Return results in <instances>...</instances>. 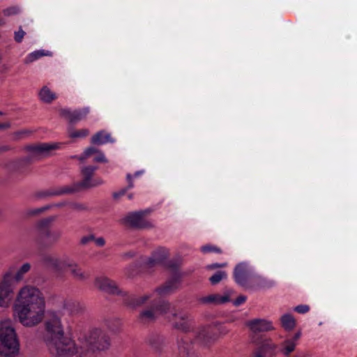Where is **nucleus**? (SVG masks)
Returning a JSON list of instances; mask_svg holds the SVG:
<instances>
[{"label":"nucleus","instance_id":"f257e3e1","mask_svg":"<svg viewBox=\"0 0 357 357\" xmlns=\"http://www.w3.org/2000/svg\"><path fill=\"white\" fill-rule=\"evenodd\" d=\"M45 307L42 291L32 285H25L17 294L13 305L14 319L25 327H34L43 320Z\"/></svg>","mask_w":357,"mask_h":357},{"label":"nucleus","instance_id":"f03ea898","mask_svg":"<svg viewBox=\"0 0 357 357\" xmlns=\"http://www.w3.org/2000/svg\"><path fill=\"white\" fill-rule=\"evenodd\" d=\"M179 283V278H174L149 294L140 297L129 295L125 300V303L130 307H137L146 303L151 304L150 309L141 312L139 318L142 321L154 320L160 314L167 316L171 309V305L167 301H162L161 298L174 292L178 287Z\"/></svg>","mask_w":357,"mask_h":357},{"label":"nucleus","instance_id":"7ed1b4c3","mask_svg":"<svg viewBox=\"0 0 357 357\" xmlns=\"http://www.w3.org/2000/svg\"><path fill=\"white\" fill-rule=\"evenodd\" d=\"M45 342L50 352L56 357H73L79 351L76 342L65 336L61 317L56 312H50L45 323Z\"/></svg>","mask_w":357,"mask_h":357},{"label":"nucleus","instance_id":"20e7f679","mask_svg":"<svg viewBox=\"0 0 357 357\" xmlns=\"http://www.w3.org/2000/svg\"><path fill=\"white\" fill-rule=\"evenodd\" d=\"M76 344L79 351L73 357H92L91 353L107 350L110 347V340L103 331L95 328L88 335L79 337Z\"/></svg>","mask_w":357,"mask_h":357},{"label":"nucleus","instance_id":"39448f33","mask_svg":"<svg viewBox=\"0 0 357 357\" xmlns=\"http://www.w3.org/2000/svg\"><path fill=\"white\" fill-rule=\"evenodd\" d=\"M20 352V342L13 326L9 319L0 321V355L15 357Z\"/></svg>","mask_w":357,"mask_h":357},{"label":"nucleus","instance_id":"423d86ee","mask_svg":"<svg viewBox=\"0 0 357 357\" xmlns=\"http://www.w3.org/2000/svg\"><path fill=\"white\" fill-rule=\"evenodd\" d=\"M43 261L55 273H61L65 269L68 268L71 276L77 280L84 281L89 278V275L80 268L78 264L68 256H63L60 259L46 256Z\"/></svg>","mask_w":357,"mask_h":357},{"label":"nucleus","instance_id":"0eeeda50","mask_svg":"<svg viewBox=\"0 0 357 357\" xmlns=\"http://www.w3.org/2000/svg\"><path fill=\"white\" fill-rule=\"evenodd\" d=\"M15 284L13 278V268L8 270L0 282V307H8L14 298Z\"/></svg>","mask_w":357,"mask_h":357},{"label":"nucleus","instance_id":"6e6552de","mask_svg":"<svg viewBox=\"0 0 357 357\" xmlns=\"http://www.w3.org/2000/svg\"><path fill=\"white\" fill-rule=\"evenodd\" d=\"M167 318L174 328L183 333L190 332L195 327L192 317L187 312L176 313L170 310L167 313Z\"/></svg>","mask_w":357,"mask_h":357},{"label":"nucleus","instance_id":"1a4fd4ad","mask_svg":"<svg viewBox=\"0 0 357 357\" xmlns=\"http://www.w3.org/2000/svg\"><path fill=\"white\" fill-rule=\"evenodd\" d=\"M53 218H46L38 222L37 225V233L39 240L46 245H52L59 241L61 232L59 230H52L49 225Z\"/></svg>","mask_w":357,"mask_h":357},{"label":"nucleus","instance_id":"9d476101","mask_svg":"<svg viewBox=\"0 0 357 357\" xmlns=\"http://www.w3.org/2000/svg\"><path fill=\"white\" fill-rule=\"evenodd\" d=\"M59 143H41L29 146L26 149L32 159L39 160L50 155L52 152L60 148Z\"/></svg>","mask_w":357,"mask_h":357},{"label":"nucleus","instance_id":"9b49d317","mask_svg":"<svg viewBox=\"0 0 357 357\" xmlns=\"http://www.w3.org/2000/svg\"><path fill=\"white\" fill-rule=\"evenodd\" d=\"M255 274L252 267L246 262L238 264L234 270V278L240 286L246 287L250 278H255Z\"/></svg>","mask_w":357,"mask_h":357},{"label":"nucleus","instance_id":"f8f14e48","mask_svg":"<svg viewBox=\"0 0 357 357\" xmlns=\"http://www.w3.org/2000/svg\"><path fill=\"white\" fill-rule=\"evenodd\" d=\"M95 286L99 289L112 294L122 295L125 298H128L129 295L119 289L115 282L110 280L109 278L101 276L98 277L95 280Z\"/></svg>","mask_w":357,"mask_h":357},{"label":"nucleus","instance_id":"ddd939ff","mask_svg":"<svg viewBox=\"0 0 357 357\" xmlns=\"http://www.w3.org/2000/svg\"><path fill=\"white\" fill-rule=\"evenodd\" d=\"M144 214L142 211L130 213L121 218L120 222L134 228H146L151 225L145 220Z\"/></svg>","mask_w":357,"mask_h":357},{"label":"nucleus","instance_id":"4468645a","mask_svg":"<svg viewBox=\"0 0 357 357\" xmlns=\"http://www.w3.org/2000/svg\"><path fill=\"white\" fill-rule=\"evenodd\" d=\"M168 250L165 248H158L155 250L151 256L144 263V268L151 269L161 265L168 256Z\"/></svg>","mask_w":357,"mask_h":357},{"label":"nucleus","instance_id":"2eb2a0df","mask_svg":"<svg viewBox=\"0 0 357 357\" xmlns=\"http://www.w3.org/2000/svg\"><path fill=\"white\" fill-rule=\"evenodd\" d=\"M96 169L97 167L95 166H87L84 167L82 169L84 179L78 185L82 188H92L102 184V181L100 179H91V177Z\"/></svg>","mask_w":357,"mask_h":357},{"label":"nucleus","instance_id":"dca6fc26","mask_svg":"<svg viewBox=\"0 0 357 357\" xmlns=\"http://www.w3.org/2000/svg\"><path fill=\"white\" fill-rule=\"evenodd\" d=\"M89 112L90 108L89 107L75 111H71L69 109H62L61 114L67 118L71 123H74L86 118Z\"/></svg>","mask_w":357,"mask_h":357},{"label":"nucleus","instance_id":"f3484780","mask_svg":"<svg viewBox=\"0 0 357 357\" xmlns=\"http://www.w3.org/2000/svg\"><path fill=\"white\" fill-rule=\"evenodd\" d=\"M246 326L254 333L266 332L273 329L271 321L264 319H255L246 323Z\"/></svg>","mask_w":357,"mask_h":357},{"label":"nucleus","instance_id":"a211bd4d","mask_svg":"<svg viewBox=\"0 0 357 357\" xmlns=\"http://www.w3.org/2000/svg\"><path fill=\"white\" fill-rule=\"evenodd\" d=\"M93 156V160L96 162H107V160L105 156V154L100 150L95 147H89L84 151L83 154L80 156H72L73 158H77L81 162L84 161L85 159Z\"/></svg>","mask_w":357,"mask_h":357},{"label":"nucleus","instance_id":"6ab92c4d","mask_svg":"<svg viewBox=\"0 0 357 357\" xmlns=\"http://www.w3.org/2000/svg\"><path fill=\"white\" fill-rule=\"evenodd\" d=\"M229 294L220 295L211 294L199 298V302L203 304L220 305L229 301Z\"/></svg>","mask_w":357,"mask_h":357},{"label":"nucleus","instance_id":"aec40b11","mask_svg":"<svg viewBox=\"0 0 357 357\" xmlns=\"http://www.w3.org/2000/svg\"><path fill=\"white\" fill-rule=\"evenodd\" d=\"M210 328L209 326L202 327L197 337V340L204 347L208 346L215 340V337L209 332Z\"/></svg>","mask_w":357,"mask_h":357},{"label":"nucleus","instance_id":"412c9836","mask_svg":"<svg viewBox=\"0 0 357 357\" xmlns=\"http://www.w3.org/2000/svg\"><path fill=\"white\" fill-rule=\"evenodd\" d=\"M115 140L111 137L109 133L101 130L95 134L91 138V143L94 144H105L110 142L114 143Z\"/></svg>","mask_w":357,"mask_h":357},{"label":"nucleus","instance_id":"4be33fe9","mask_svg":"<svg viewBox=\"0 0 357 357\" xmlns=\"http://www.w3.org/2000/svg\"><path fill=\"white\" fill-rule=\"evenodd\" d=\"M178 350L179 357H195L191 349V344L183 339L178 340Z\"/></svg>","mask_w":357,"mask_h":357},{"label":"nucleus","instance_id":"5701e85b","mask_svg":"<svg viewBox=\"0 0 357 357\" xmlns=\"http://www.w3.org/2000/svg\"><path fill=\"white\" fill-rule=\"evenodd\" d=\"M13 268V278L14 280V284H16L17 282L23 279L24 275L31 268V266L29 263H25L22 264L18 269H16L15 266H11L8 270Z\"/></svg>","mask_w":357,"mask_h":357},{"label":"nucleus","instance_id":"b1692460","mask_svg":"<svg viewBox=\"0 0 357 357\" xmlns=\"http://www.w3.org/2000/svg\"><path fill=\"white\" fill-rule=\"evenodd\" d=\"M40 100L45 103H50L56 98V94L47 86H43L38 93Z\"/></svg>","mask_w":357,"mask_h":357},{"label":"nucleus","instance_id":"393cba45","mask_svg":"<svg viewBox=\"0 0 357 357\" xmlns=\"http://www.w3.org/2000/svg\"><path fill=\"white\" fill-rule=\"evenodd\" d=\"M282 326L288 331L293 330L296 326V320L294 317L289 313L283 314L280 318Z\"/></svg>","mask_w":357,"mask_h":357},{"label":"nucleus","instance_id":"a878e982","mask_svg":"<svg viewBox=\"0 0 357 357\" xmlns=\"http://www.w3.org/2000/svg\"><path fill=\"white\" fill-rule=\"evenodd\" d=\"M51 55H52V54L48 51L46 52L43 50H36V51L31 52L30 54H29L27 55V56L25 59L24 62L26 63H32V62L38 60V59H40L42 56H51Z\"/></svg>","mask_w":357,"mask_h":357},{"label":"nucleus","instance_id":"bb28decb","mask_svg":"<svg viewBox=\"0 0 357 357\" xmlns=\"http://www.w3.org/2000/svg\"><path fill=\"white\" fill-rule=\"evenodd\" d=\"M143 173H144V171H138V172H136L133 176L131 175L130 174H128L126 176V178L128 182V187L123 190H120L118 192L114 193V197L116 198L121 197L126 193L127 190L132 188L134 187L132 178L142 175Z\"/></svg>","mask_w":357,"mask_h":357},{"label":"nucleus","instance_id":"cd10ccee","mask_svg":"<svg viewBox=\"0 0 357 357\" xmlns=\"http://www.w3.org/2000/svg\"><path fill=\"white\" fill-rule=\"evenodd\" d=\"M296 345L297 343H296L294 340L287 339L282 344V348L281 349V352L284 356H288L295 350Z\"/></svg>","mask_w":357,"mask_h":357},{"label":"nucleus","instance_id":"c85d7f7f","mask_svg":"<svg viewBox=\"0 0 357 357\" xmlns=\"http://www.w3.org/2000/svg\"><path fill=\"white\" fill-rule=\"evenodd\" d=\"M254 279L257 285L261 288H271L275 284V282L273 280L259 275L255 274Z\"/></svg>","mask_w":357,"mask_h":357},{"label":"nucleus","instance_id":"c756f323","mask_svg":"<svg viewBox=\"0 0 357 357\" xmlns=\"http://www.w3.org/2000/svg\"><path fill=\"white\" fill-rule=\"evenodd\" d=\"M66 309L71 314L79 313L82 310V306L79 302L77 301H68L65 305Z\"/></svg>","mask_w":357,"mask_h":357},{"label":"nucleus","instance_id":"7c9ffc66","mask_svg":"<svg viewBox=\"0 0 357 357\" xmlns=\"http://www.w3.org/2000/svg\"><path fill=\"white\" fill-rule=\"evenodd\" d=\"M227 278V273L225 271H220L216 272L214 275H213L209 280L212 284H216L219 283L222 280Z\"/></svg>","mask_w":357,"mask_h":357},{"label":"nucleus","instance_id":"2f4dec72","mask_svg":"<svg viewBox=\"0 0 357 357\" xmlns=\"http://www.w3.org/2000/svg\"><path fill=\"white\" fill-rule=\"evenodd\" d=\"M89 130L82 129L79 130H72L69 132V136L71 138H82L89 135Z\"/></svg>","mask_w":357,"mask_h":357},{"label":"nucleus","instance_id":"473e14b6","mask_svg":"<svg viewBox=\"0 0 357 357\" xmlns=\"http://www.w3.org/2000/svg\"><path fill=\"white\" fill-rule=\"evenodd\" d=\"M201 251L206 254L208 252H217V253H221L222 251L220 248L215 245H206L201 248Z\"/></svg>","mask_w":357,"mask_h":357},{"label":"nucleus","instance_id":"72a5a7b5","mask_svg":"<svg viewBox=\"0 0 357 357\" xmlns=\"http://www.w3.org/2000/svg\"><path fill=\"white\" fill-rule=\"evenodd\" d=\"M20 12V8L18 6H11L3 10L5 16H11L18 14Z\"/></svg>","mask_w":357,"mask_h":357},{"label":"nucleus","instance_id":"f704fd0d","mask_svg":"<svg viewBox=\"0 0 357 357\" xmlns=\"http://www.w3.org/2000/svg\"><path fill=\"white\" fill-rule=\"evenodd\" d=\"M24 35L25 32L22 29V27H20V29L15 32V40L17 43H21Z\"/></svg>","mask_w":357,"mask_h":357},{"label":"nucleus","instance_id":"c9c22d12","mask_svg":"<svg viewBox=\"0 0 357 357\" xmlns=\"http://www.w3.org/2000/svg\"><path fill=\"white\" fill-rule=\"evenodd\" d=\"M294 310L300 314H305L309 311L310 307L307 305H299L296 306Z\"/></svg>","mask_w":357,"mask_h":357},{"label":"nucleus","instance_id":"e433bc0d","mask_svg":"<svg viewBox=\"0 0 357 357\" xmlns=\"http://www.w3.org/2000/svg\"><path fill=\"white\" fill-rule=\"evenodd\" d=\"M247 299V297L243 295L239 296L235 301H234L233 304L235 306H239L243 304Z\"/></svg>","mask_w":357,"mask_h":357},{"label":"nucleus","instance_id":"4c0bfd02","mask_svg":"<svg viewBox=\"0 0 357 357\" xmlns=\"http://www.w3.org/2000/svg\"><path fill=\"white\" fill-rule=\"evenodd\" d=\"M93 239H95V236L91 234V235H88V236L82 237L81 238L80 242L82 244L85 245V244L89 243L90 241H93Z\"/></svg>","mask_w":357,"mask_h":357},{"label":"nucleus","instance_id":"58836bf2","mask_svg":"<svg viewBox=\"0 0 357 357\" xmlns=\"http://www.w3.org/2000/svg\"><path fill=\"white\" fill-rule=\"evenodd\" d=\"M227 266V263H213L207 266L208 269L222 268Z\"/></svg>","mask_w":357,"mask_h":357},{"label":"nucleus","instance_id":"ea45409f","mask_svg":"<svg viewBox=\"0 0 357 357\" xmlns=\"http://www.w3.org/2000/svg\"><path fill=\"white\" fill-rule=\"evenodd\" d=\"M93 241H95L96 245H98L99 247H102L105 244V241L104 238H102V237H99L97 238H95V239H93Z\"/></svg>","mask_w":357,"mask_h":357},{"label":"nucleus","instance_id":"a19ab883","mask_svg":"<svg viewBox=\"0 0 357 357\" xmlns=\"http://www.w3.org/2000/svg\"><path fill=\"white\" fill-rule=\"evenodd\" d=\"M71 208L75 210L81 211L85 208V207L80 204L74 203L71 204Z\"/></svg>","mask_w":357,"mask_h":357},{"label":"nucleus","instance_id":"79ce46f5","mask_svg":"<svg viewBox=\"0 0 357 357\" xmlns=\"http://www.w3.org/2000/svg\"><path fill=\"white\" fill-rule=\"evenodd\" d=\"M301 336V333L300 331L297 332L292 338H290L289 340H294L296 343L298 344V340Z\"/></svg>","mask_w":357,"mask_h":357},{"label":"nucleus","instance_id":"37998d69","mask_svg":"<svg viewBox=\"0 0 357 357\" xmlns=\"http://www.w3.org/2000/svg\"><path fill=\"white\" fill-rule=\"evenodd\" d=\"M75 190L73 188H65L61 192V193H70V192H74Z\"/></svg>","mask_w":357,"mask_h":357},{"label":"nucleus","instance_id":"c03bdc74","mask_svg":"<svg viewBox=\"0 0 357 357\" xmlns=\"http://www.w3.org/2000/svg\"><path fill=\"white\" fill-rule=\"evenodd\" d=\"M10 123H0V130L7 129V128H10Z\"/></svg>","mask_w":357,"mask_h":357},{"label":"nucleus","instance_id":"a18cd8bd","mask_svg":"<svg viewBox=\"0 0 357 357\" xmlns=\"http://www.w3.org/2000/svg\"><path fill=\"white\" fill-rule=\"evenodd\" d=\"M10 147L7 145H0V152L9 150Z\"/></svg>","mask_w":357,"mask_h":357},{"label":"nucleus","instance_id":"49530a36","mask_svg":"<svg viewBox=\"0 0 357 357\" xmlns=\"http://www.w3.org/2000/svg\"><path fill=\"white\" fill-rule=\"evenodd\" d=\"M44 210H45L44 208H38V209H36V210L32 211L31 213L32 214H36V213H40V212L43 211Z\"/></svg>","mask_w":357,"mask_h":357},{"label":"nucleus","instance_id":"de8ad7c7","mask_svg":"<svg viewBox=\"0 0 357 357\" xmlns=\"http://www.w3.org/2000/svg\"><path fill=\"white\" fill-rule=\"evenodd\" d=\"M5 24V21L3 20H0V26Z\"/></svg>","mask_w":357,"mask_h":357},{"label":"nucleus","instance_id":"09e8293b","mask_svg":"<svg viewBox=\"0 0 357 357\" xmlns=\"http://www.w3.org/2000/svg\"><path fill=\"white\" fill-rule=\"evenodd\" d=\"M26 132H25V131H24V132H18V133H17V135H22V134H24V133H26Z\"/></svg>","mask_w":357,"mask_h":357},{"label":"nucleus","instance_id":"8fccbe9b","mask_svg":"<svg viewBox=\"0 0 357 357\" xmlns=\"http://www.w3.org/2000/svg\"><path fill=\"white\" fill-rule=\"evenodd\" d=\"M128 197H129V199H132V195H130L128 196Z\"/></svg>","mask_w":357,"mask_h":357},{"label":"nucleus","instance_id":"3c124183","mask_svg":"<svg viewBox=\"0 0 357 357\" xmlns=\"http://www.w3.org/2000/svg\"><path fill=\"white\" fill-rule=\"evenodd\" d=\"M3 113L2 112H0V115H3Z\"/></svg>","mask_w":357,"mask_h":357},{"label":"nucleus","instance_id":"603ef678","mask_svg":"<svg viewBox=\"0 0 357 357\" xmlns=\"http://www.w3.org/2000/svg\"><path fill=\"white\" fill-rule=\"evenodd\" d=\"M294 357H299V356H294Z\"/></svg>","mask_w":357,"mask_h":357}]
</instances>
